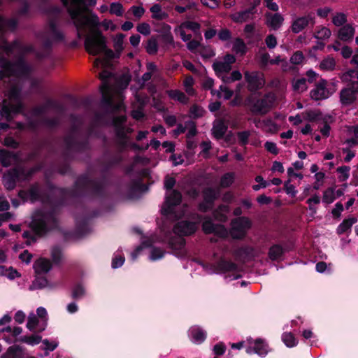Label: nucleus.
Returning <instances> with one entry per match:
<instances>
[{
  "label": "nucleus",
  "mask_w": 358,
  "mask_h": 358,
  "mask_svg": "<svg viewBox=\"0 0 358 358\" xmlns=\"http://www.w3.org/2000/svg\"><path fill=\"white\" fill-rule=\"evenodd\" d=\"M34 268L37 274L45 273L50 270L51 264L48 259H39L34 263Z\"/></svg>",
  "instance_id": "obj_22"
},
{
  "label": "nucleus",
  "mask_w": 358,
  "mask_h": 358,
  "mask_svg": "<svg viewBox=\"0 0 358 358\" xmlns=\"http://www.w3.org/2000/svg\"><path fill=\"white\" fill-rule=\"evenodd\" d=\"M165 252L160 248H152L150 250L149 258L152 261L160 259L164 257Z\"/></svg>",
  "instance_id": "obj_41"
},
{
  "label": "nucleus",
  "mask_w": 358,
  "mask_h": 358,
  "mask_svg": "<svg viewBox=\"0 0 358 358\" xmlns=\"http://www.w3.org/2000/svg\"><path fill=\"white\" fill-rule=\"evenodd\" d=\"M282 341L288 348H292L296 345L298 341L291 333H285L282 336Z\"/></svg>",
  "instance_id": "obj_36"
},
{
  "label": "nucleus",
  "mask_w": 358,
  "mask_h": 358,
  "mask_svg": "<svg viewBox=\"0 0 358 358\" xmlns=\"http://www.w3.org/2000/svg\"><path fill=\"white\" fill-rule=\"evenodd\" d=\"M1 358H23V352L19 347H10Z\"/></svg>",
  "instance_id": "obj_30"
},
{
  "label": "nucleus",
  "mask_w": 358,
  "mask_h": 358,
  "mask_svg": "<svg viewBox=\"0 0 358 358\" xmlns=\"http://www.w3.org/2000/svg\"><path fill=\"white\" fill-rule=\"evenodd\" d=\"M255 182H257L258 184L257 185H254L252 186V189L255 191H258L261 188H264V187H266L267 186V182L260 176H257L255 178Z\"/></svg>",
  "instance_id": "obj_56"
},
{
  "label": "nucleus",
  "mask_w": 358,
  "mask_h": 358,
  "mask_svg": "<svg viewBox=\"0 0 358 358\" xmlns=\"http://www.w3.org/2000/svg\"><path fill=\"white\" fill-rule=\"evenodd\" d=\"M48 282L45 278H36L30 286L29 289H42L48 286Z\"/></svg>",
  "instance_id": "obj_39"
},
{
  "label": "nucleus",
  "mask_w": 358,
  "mask_h": 358,
  "mask_svg": "<svg viewBox=\"0 0 358 358\" xmlns=\"http://www.w3.org/2000/svg\"><path fill=\"white\" fill-rule=\"evenodd\" d=\"M213 95H216L217 98H224V99H229L233 95V91L228 89L226 85H221L219 91L211 90Z\"/></svg>",
  "instance_id": "obj_29"
},
{
  "label": "nucleus",
  "mask_w": 358,
  "mask_h": 358,
  "mask_svg": "<svg viewBox=\"0 0 358 358\" xmlns=\"http://www.w3.org/2000/svg\"><path fill=\"white\" fill-rule=\"evenodd\" d=\"M38 320L37 318V316L34 315L33 313H30L28 317V320L27 323V327L32 331L34 330L36 326L38 325Z\"/></svg>",
  "instance_id": "obj_48"
},
{
  "label": "nucleus",
  "mask_w": 358,
  "mask_h": 358,
  "mask_svg": "<svg viewBox=\"0 0 358 358\" xmlns=\"http://www.w3.org/2000/svg\"><path fill=\"white\" fill-rule=\"evenodd\" d=\"M22 341L30 345H35L42 341V338L39 335L33 334L23 337Z\"/></svg>",
  "instance_id": "obj_42"
},
{
  "label": "nucleus",
  "mask_w": 358,
  "mask_h": 358,
  "mask_svg": "<svg viewBox=\"0 0 358 358\" xmlns=\"http://www.w3.org/2000/svg\"><path fill=\"white\" fill-rule=\"evenodd\" d=\"M336 62L333 57H328L323 59L320 64V68L324 71H332L335 69Z\"/></svg>",
  "instance_id": "obj_33"
},
{
  "label": "nucleus",
  "mask_w": 358,
  "mask_h": 358,
  "mask_svg": "<svg viewBox=\"0 0 358 358\" xmlns=\"http://www.w3.org/2000/svg\"><path fill=\"white\" fill-rule=\"evenodd\" d=\"M175 185V180L173 178H166L164 186L167 189L166 200L162 208V213L169 218L180 217L183 213L182 207L179 206L181 199L180 193L172 190Z\"/></svg>",
  "instance_id": "obj_3"
},
{
  "label": "nucleus",
  "mask_w": 358,
  "mask_h": 358,
  "mask_svg": "<svg viewBox=\"0 0 358 358\" xmlns=\"http://www.w3.org/2000/svg\"><path fill=\"white\" fill-rule=\"evenodd\" d=\"M343 78L345 81L351 83L352 85V87H347L341 92L342 103L349 105L357 98L358 72L356 71H348L343 75Z\"/></svg>",
  "instance_id": "obj_6"
},
{
  "label": "nucleus",
  "mask_w": 358,
  "mask_h": 358,
  "mask_svg": "<svg viewBox=\"0 0 358 358\" xmlns=\"http://www.w3.org/2000/svg\"><path fill=\"white\" fill-rule=\"evenodd\" d=\"M62 1L68 8L77 28L78 36H86L85 42L86 50L91 55L103 53L107 58H113L114 52L106 48L105 38L95 30L99 23L98 17L87 9V6L96 4V0H62Z\"/></svg>",
  "instance_id": "obj_1"
},
{
  "label": "nucleus",
  "mask_w": 358,
  "mask_h": 358,
  "mask_svg": "<svg viewBox=\"0 0 358 358\" xmlns=\"http://www.w3.org/2000/svg\"><path fill=\"white\" fill-rule=\"evenodd\" d=\"M124 262V257L120 255H116L112 261V267L113 268H117L123 265Z\"/></svg>",
  "instance_id": "obj_55"
},
{
  "label": "nucleus",
  "mask_w": 358,
  "mask_h": 358,
  "mask_svg": "<svg viewBox=\"0 0 358 358\" xmlns=\"http://www.w3.org/2000/svg\"><path fill=\"white\" fill-rule=\"evenodd\" d=\"M250 16V10H244L231 15V19L236 22H243L247 20Z\"/></svg>",
  "instance_id": "obj_37"
},
{
  "label": "nucleus",
  "mask_w": 358,
  "mask_h": 358,
  "mask_svg": "<svg viewBox=\"0 0 358 358\" xmlns=\"http://www.w3.org/2000/svg\"><path fill=\"white\" fill-rule=\"evenodd\" d=\"M227 131V126L222 121L217 120L214 122L213 134L215 138L220 139L223 137Z\"/></svg>",
  "instance_id": "obj_24"
},
{
  "label": "nucleus",
  "mask_w": 358,
  "mask_h": 358,
  "mask_svg": "<svg viewBox=\"0 0 358 358\" xmlns=\"http://www.w3.org/2000/svg\"><path fill=\"white\" fill-rule=\"evenodd\" d=\"M185 129L187 130V137L190 138L196 135V129L194 122H189L185 125Z\"/></svg>",
  "instance_id": "obj_60"
},
{
  "label": "nucleus",
  "mask_w": 358,
  "mask_h": 358,
  "mask_svg": "<svg viewBox=\"0 0 358 358\" xmlns=\"http://www.w3.org/2000/svg\"><path fill=\"white\" fill-rule=\"evenodd\" d=\"M55 221L54 217L50 214L36 213L33 217L31 227L37 234L41 235L48 227H52Z\"/></svg>",
  "instance_id": "obj_8"
},
{
  "label": "nucleus",
  "mask_w": 358,
  "mask_h": 358,
  "mask_svg": "<svg viewBox=\"0 0 358 358\" xmlns=\"http://www.w3.org/2000/svg\"><path fill=\"white\" fill-rule=\"evenodd\" d=\"M110 13L120 17L123 15L124 9L120 3H112L109 8Z\"/></svg>",
  "instance_id": "obj_40"
},
{
  "label": "nucleus",
  "mask_w": 358,
  "mask_h": 358,
  "mask_svg": "<svg viewBox=\"0 0 358 358\" xmlns=\"http://www.w3.org/2000/svg\"><path fill=\"white\" fill-rule=\"evenodd\" d=\"M24 171L22 169H15L3 176V184L8 189H12L15 185L16 180L23 179Z\"/></svg>",
  "instance_id": "obj_14"
},
{
  "label": "nucleus",
  "mask_w": 358,
  "mask_h": 358,
  "mask_svg": "<svg viewBox=\"0 0 358 358\" xmlns=\"http://www.w3.org/2000/svg\"><path fill=\"white\" fill-rule=\"evenodd\" d=\"M292 88L297 93L306 91L308 88L306 80L303 78L294 79L292 81Z\"/></svg>",
  "instance_id": "obj_27"
},
{
  "label": "nucleus",
  "mask_w": 358,
  "mask_h": 358,
  "mask_svg": "<svg viewBox=\"0 0 358 358\" xmlns=\"http://www.w3.org/2000/svg\"><path fill=\"white\" fill-rule=\"evenodd\" d=\"M249 346L246 349V352L248 354L255 352L260 356H264L268 352V346L262 339H257L252 341V338L247 340Z\"/></svg>",
  "instance_id": "obj_12"
},
{
  "label": "nucleus",
  "mask_w": 358,
  "mask_h": 358,
  "mask_svg": "<svg viewBox=\"0 0 358 358\" xmlns=\"http://www.w3.org/2000/svg\"><path fill=\"white\" fill-rule=\"evenodd\" d=\"M242 77L241 73L238 71H233L229 76H222V81L224 83H229L236 80H239Z\"/></svg>",
  "instance_id": "obj_45"
},
{
  "label": "nucleus",
  "mask_w": 358,
  "mask_h": 358,
  "mask_svg": "<svg viewBox=\"0 0 358 358\" xmlns=\"http://www.w3.org/2000/svg\"><path fill=\"white\" fill-rule=\"evenodd\" d=\"M251 227L250 220L245 217L234 220L231 223L230 236L234 239H241L246 235ZM203 229L206 233H214L220 237L228 236V231L221 224L215 225L210 221L203 223Z\"/></svg>",
  "instance_id": "obj_2"
},
{
  "label": "nucleus",
  "mask_w": 358,
  "mask_h": 358,
  "mask_svg": "<svg viewBox=\"0 0 358 358\" xmlns=\"http://www.w3.org/2000/svg\"><path fill=\"white\" fill-rule=\"evenodd\" d=\"M43 350L46 351H53L58 345V343L55 341H49L45 339L42 341Z\"/></svg>",
  "instance_id": "obj_50"
},
{
  "label": "nucleus",
  "mask_w": 358,
  "mask_h": 358,
  "mask_svg": "<svg viewBox=\"0 0 358 358\" xmlns=\"http://www.w3.org/2000/svg\"><path fill=\"white\" fill-rule=\"evenodd\" d=\"M125 36L123 34H117L113 37V45L115 51L117 53V57L124 49V39Z\"/></svg>",
  "instance_id": "obj_28"
},
{
  "label": "nucleus",
  "mask_w": 358,
  "mask_h": 358,
  "mask_svg": "<svg viewBox=\"0 0 358 358\" xmlns=\"http://www.w3.org/2000/svg\"><path fill=\"white\" fill-rule=\"evenodd\" d=\"M356 146L355 140H348L345 142V147L343 148V152L347 154L345 157V162H350L356 155V150H351L350 149Z\"/></svg>",
  "instance_id": "obj_25"
},
{
  "label": "nucleus",
  "mask_w": 358,
  "mask_h": 358,
  "mask_svg": "<svg viewBox=\"0 0 358 358\" xmlns=\"http://www.w3.org/2000/svg\"><path fill=\"white\" fill-rule=\"evenodd\" d=\"M303 59L302 52H296L292 56L290 61L294 64H300L303 62Z\"/></svg>",
  "instance_id": "obj_63"
},
{
  "label": "nucleus",
  "mask_w": 358,
  "mask_h": 358,
  "mask_svg": "<svg viewBox=\"0 0 358 358\" xmlns=\"http://www.w3.org/2000/svg\"><path fill=\"white\" fill-rule=\"evenodd\" d=\"M147 52L150 54H153L157 50V44L155 39H150L148 42L146 47Z\"/></svg>",
  "instance_id": "obj_64"
},
{
  "label": "nucleus",
  "mask_w": 358,
  "mask_h": 358,
  "mask_svg": "<svg viewBox=\"0 0 358 358\" xmlns=\"http://www.w3.org/2000/svg\"><path fill=\"white\" fill-rule=\"evenodd\" d=\"M309 23H314V17L312 14L296 18L292 24V30L294 33H299L306 27Z\"/></svg>",
  "instance_id": "obj_15"
},
{
  "label": "nucleus",
  "mask_w": 358,
  "mask_h": 358,
  "mask_svg": "<svg viewBox=\"0 0 358 358\" xmlns=\"http://www.w3.org/2000/svg\"><path fill=\"white\" fill-rule=\"evenodd\" d=\"M236 59L232 55H227L222 61H217L213 64V69L218 77L222 80V76H225L231 69V64H234Z\"/></svg>",
  "instance_id": "obj_10"
},
{
  "label": "nucleus",
  "mask_w": 358,
  "mask_h": 358,
  "mask_svg": "<svg viewBox=\"0 0 358 358\" xmlns=\"http://www.w3.org/2000/svg\"><path fill=\"white\" fill-rule=\"evenodd\" d=\"M15 26V22L13 20H5L0 17V33L6 29V28L13 29Z\"/></svg>",
  "instance_id": "obj_52"
},
{
  "label": "nucleus",
  "mask_w": 358,
  "mask_h": 358,
  "mask_svg": "<svg viewBox=\"0 0 358 358\" xmlns=\"http://www.w3.org/2000/svg\"><path fill=\"white\" fill-rule=\"evenodd\" d=\"M331 35V31L326 27H317L314 33V37L318 40H327Z\"/></svg>",
  "instance_id": "obj_26"
},
{
  "label": "nucleus",
  "mask_w": 358,
  "mask_h": 358,
  "mask_svg": "<svg viewBox=\"0 0 358 358\" xmlns=\"http://www.w3.org/2000/svg\"><path fill=\"white\" fill-rule=\"evenodd\" d=\"M188 334L189 339L196 344L202 343L206 338V333L198 326L190 327Z\"/></svg>",
  "instance_id": "obj_20"
},
{
  "label": "nucleus",
  "mask_w": 358,
  "mask_h": 358,
  "mask_svg": "<svg viewBox=\"0 0 358 358\" xmlns=\"http://www.w3.org/2000/svg\"><path fill=\"white\" fill-rule=\"evenodd\" d=\"M197 224L195 222H180L174 227V232L179 236H187L195 232Z\"/></svg>",
  "instance_id": "obj_16"
},
{
  "label": "nucleus",
  "mask_w": 358,
  "mask_h": 358,
  "mask_svg": "<svg viewBox=\"0 0 358 358\" xmlns=\"http://www.w3.org/2000/svg\"><path fill=\"white\" fill-rule=\"evenodd\" d=\"M342 194L341 190L336 191L334 187L327 188L323 193L322 201L326 203H331L334 201Z\"/></svg>",
  "instance_id": "obj_21"
},
{
  "label": "nucleus",
  "mask_w": 358,
  "mask_h": 358,
  "mask_svg": "<svg viewBox=\"0 0 358 358\" xmlns=\"http://www.w3.org/2000/svg\"><path fill=\"white\" fill-rule=\"evenodd\" d=\"M245 78L251 91L262 87L265 83L262 73L258 72H246Z\"/></svg>",
  "instance_id": "obj_13"
},
{
  "label": "nucleus",
  "mask_w": 358,
  "mask_h": 358,
  "mask_svg": "<svg viewBox=\"0 0 358 358\" xmlns=\"http://www.w3.org/2000/svg\"><path fill=\"white\" fill-rule=\"evenodd\" d=\"M209 273H222L225 274V278L229 280L237 279L241 276V271L234 263H231L225 259H221L218 265L214 269L208 271Z\"/></svg>",
  "instance_id": "obj_7"
},
{
  "label": "nucleus",
  "mask_w": 358,
  "mask_h": 358,
  "mask_svg": "<svg viewBox=\"0 0 358 358\" xmlns=\"http://www.w3.org/2000/svg\"><path fill=\"white\" fill-rule=\"evenodd\" d=\"M320 202V198L317 195H314L311 198L307 200V203L309 206V209L315 212V208H314V205L318 204Z\"/></svg>",
  "instance_id": "obj_62"
},
{
  "label": "nucleus",
  "mask_w": 358,
  "mask_h": 358,
  "mask_svg": "<svg viewBox=\"0 0 358 358\" xmlns=\"http://www.w3.org/2000/svg\"><path fill=\"white\" fill-rule=\"evenodd\" d=\"M194 84V80L192 77H187L184 80V86L185 88V91L189 95H192L194 94V90L192 88Z\"/></svg>",
  "instance_id": "obj_51"
},
{
  "label": "nucleus",
  "mask_w": 358,
  "mask_h": 358,
  "mask_svg": "<svg viewBox=\"0 0 358 358\" xmlns=\"http://www.w3.org/2000/svg\"><path fill=\"white\" fill-rule=\"evenodd\" d=\"M233 50L236 53L244 54L246 50V47L244 42L242 40L236 38L234 41Z\"/></svg>",
  "instance_id": "obj_43"
},
{
  "label": "nucleus",
  "mask_w": 358,
  "mask_h": 358,
  "mask_svg": "<svg viewBox=\"0 0 358 358\" xmlns=\"http://www.w3.org/2000/svg\"><path fill=\"white\" fill-rule=\"evenodd\" d=\"M284 18L282 15L278 13L272 14H266V24L272 29H278L282 24Z\"/></svg>",
  "instance_id": "obj_18"
},
{
  "label": "nucleus",
  "mask_w": 358,
  "mask_h": 358,
  "mask_svg": "<svg viewBox=\"0 0 358 358\" xmlns=\"http://www.w3.org/2000/svg\"><path fill=\"white\" fill-rule=\"evenodd\" d=\"M0 161L1 164L7 166L16 161L15 157L5 150H0Z\"/></svg>",
  "instance_id": "obj_32"
},
{
  "label": "nucleus",
  "mask_w": 358,
  "mask_h": 358,
  "mask_svg": "<svg viewBox=\"0 0 358 358\" xmlns=\"http://www.w3.org/2000/svg\"><path fill=\"white\" fill-rule=\"evenodd\" d=\"M28 71L27 66L24 62L20 61L16 64H7L0 71V78L15 76L17 77L24 75Z\"/></svg>",
  "instance_id": "obj_9"
},
{
  "label": "nucleus",
  "mask_w": 358,
  "mask_h": 358,
  "mask_svg": "<svg viewBox=\"0 0 358 358\" xmlns=\"http://www.w3.org/2000/svg\"><path fill=\"white\" fill-rule=\"evenodd\" d=\"M137 31L143 35L148 36L150 34V26L149 24L143 22L136 27Z\"/></svg>",
  "instance_id": "obj_54"
},
{
  "label": "nucleus",
  "mask_w": 358,
  "mask_h": 358,
  "mask_svg": "<svg viewBox=\"0 0 358 358\" xmlns=\"http://www.w3.org/2000/svg\"><path fill=\"white\" fill-rule=\"evenodd\" d=\"M0 275H5L11 280L20 276V273L13 268H5L3 266H0Z\"/></svg>",
  "instance_id": "obj_35"
},
{
  "label": "nucleus",
  "mask_w": 358,
  "mask_h": 358,
  "mask_svg": "<svg viewBox=\"0 0 358 358\" xmlns=\"http://www.w3.org/2000/svg\"><path fill=\"white\" fill-rule=\"evenodd\" d=\"M217 194L212 189H207L203 192V201L199 205V210L206 211L212 207L213 202L216 198Z\"/></svg>",
  "instance_id": "obj_19"
},
{
  "label": "nucleus",
  "mask_w": 358,
  "mask_h": 358,
  "mask_svg": "<svg viewBox=\"0 0 358 358\" xmlns=\"http://www.w3.org/2000/svg\"><path fill=\"white\" fill-rule=\"evenodd\" d=\"M280 62V58L277 57L275 59L269 60V55L268 54L264 53L261 55V62L264 65H266L268 64H278Z\"/></svg>",
  "instance_id": "obj_58"
},
{
  "label": "nucleus",
  "mask_w": 358,
  "mask_h": 358,
  "mask_svg": "<svg viewBox=\"0 0 358 358\" xmlns=\"http://www.w3.org/2000/svg\"><path fill=\"white\" fill-rule=\"evenodd\" d=\"M264 129L266 131L275 133L278 130V126L271 120H267L264 125Z\"/></svg>",
  "instance_id": "obj_59"
},
{
  "label": "nucleus",
  "mask_w": 358,
  "mask_h": 358,
  "mask_svg": "<svg viewBox=\"0 0 358 358\" xmlns=\"http://www.w3.org/2000/svg\"><path fill=\"white\" fill-rule=\"evenodd\" d=\"M234 180V174L232 173H227L222 176L220 180L222 187H226L231 185Z\"/></svg>",
  "instance_id": "obj_46"
},
{
  "label": "nucleus",
  "mask_w": 358,
  "mask_h": 358,
  "mask_svg": "<svg viewBox=\"0 0 358 358\" xmlns=\"http://www.w3.org/2000/svg\"><path fill=\"white\" fill-rule=\"evenodd\" d=\"M6 96V98L3 101L2 112H0V118L5 117L10 120L21 111L20 91L17 87H12Z\"/></svg>",
  "instance_id": "obj_4"
},
{
  "label": "nucleus",
  "mask_w": 358,
  "mask_h": 358,
  "mask_svg": "<svg viewBox=\"0 0 358 358\" xmlns=\"http://www.w3.org/2000/svg\"><path fill=\"white\" fill-rule=\"evenodd\" d=\"M321 113L317 110H310L304 113V118L309 121H315L321 119Z\"/></svg>",
  "instance_id": "obj_49"
},
{
  "label": "nucleus",
  "mask_w": 358,
  "mask_h": 358,
  "mask_svg": "<svg viewBox=\"0 0 358 358\" xmlns=\"http://www.w3.org/2000/svg\"><path fill=\"white\" fill-rule=\"evenodd\" d=\"M152 17L157 20H163L167 17L168 15L162 9L159 4H155L150 8Z\"/></svg>",
  "instance_id": "obj_31"
},
{
  "label": "nucleus",
  "mask_w": 358,
  "mask_h": 358,
  "mask_svg": "<svg viewBox=\"0 0 358 358\" xmlns=\"http://www.w3.org/2000/svg\"><path fill=\"white\" fill-rule=\"evenodd\" d=\"M248 106L252 112L255 113H266L271 106V102L267 99L258 100L256 103H252L250 99L248 100Z\"/></svg>",
  "instance_id": "obj_17"
},
{
  "label": "nucleus",
  "mask_w": 358,
  "mask_h": 358,
  "mask_svg": "<svg viewBox=\"0 0 358 358\" xmlns=\"http://www.w3.org/2000/svg\"><path fill=\"white\" fill-rule=\"evenodd\" d=\"M101 26L105 30L115 31L117 28V25L110 20H104L101 22Z\"/></svg>",
  "instance_id": "obj_61"
},
{
  "label": "nucleus",
  "mask_w": 358,
  "mask_h": 358,
  "mask_svg": "<svg viewBox=\"0 0 358 358\" xmlns=\"http://www.w3.org/2000/svg\"><path fill=\"white\" fill-rule=\"evenodd\" d=\"M188 31L183 24L176 29V32L180 36L184 41H187L191 38V34L188 33Z\"/></svg>",
  "instance_id": "obj_44"
},
{
  "label": "nucleus",
  "mask_w": 358,
  "mask_h": 358,
  "mask_svg": "<svg viewBox=\"0 0 358 358\" xmlns=\"http://www.w3.org/2000/svg\"><path fill=\"white\" fill-rule=\"evenodd\" d=\"M355 34V29L350 25H345L340 29L338 31V38L343 41H351Z\"/></svg>",
  "instance_id": "obj_23"
},
{
  "label": "nucleus",
  "mask_w": 358,
  "mask_h": 358,
  "mask_svg": "<svg viewBox=\"0 0 358 358\" xmlns=\"http://www.w3.org/2000/svg\"><path fill=\"white\" fill-rule=\"evenodd\" d=\"M111 77V74L106 71H103L100 73V78L103 81L101 92L103 97L106 102L113 105L115 101H117V106L115 108L117 110H120L123 108L122 104V94L120 91L110 88L108 79L110 80Z\"/></svg>",
  "instance_id": "obj_5"
},
{
  "label": "nucleus",
  "mask_w": 358,
  "mask_h": 358,
  "mask_svg": "<svg viewBox=\"0 0 358 358\" xmlns=\"http://www.w3.org/2000/svg\"><path fill=\"white\" fill-rule=\"evenodd\" d=\"M357 222L356 218H350L345 220L337 228L338 234H343L346 232L353 224Z\"/></svg>",
  "instance_id": "obj_34"
},
{
  "label": "nucleus",
  "mask_w": 358,
  "mask_h": 358,
  "mask_svg": "<svg viewBox=\"0 0 358 358\" xmlns=\"http://www.w3.org/2000/svg\"><path fill=\"white\" fill-rule=\"evenodd\" d=\"M130 11L133 15L138 19L141 18L145 13V9L140 6H134L131 7Z\"/></svg>",
  "instance_id": "obj_53"
},
{
  "label": "nucleus",
  "mask_w": 358,
  "mask_h": 358,
  "mask_svg": "<svg viewBox=\"0 0 358 358\" xmlns=\"http://www.w3.org/2000/svg\"><path fill=\"white\" fill-rule=\"evenodd\" d=\"M327 82L322 80L317 83L315 87L310 91V97L316 101L329 97L331 92L327 87Z\"/></svg>",
  "instance_id": "obj_11"
},
{
  "label": "nucleus",
  "mask_w": 358,
  "mask_h": 358,
  "mask_svg": "<svg viewBox=\"0 0 358 358\" xmlns=\"http://www.w3.org/2000/svg\"><path fill=\"white\" fill-rule=\"evenodd\" d=\"M169 94L171 98H172L175 100H177L181 103L187 102V97L182 92H181L180 91H178V90L170 91L169 92Z\"/></svg>",
  "instance_id": "obj_47"
},
{
  "label": "nucleus",
  "mask_w": 358,
  "mask_h": 358,
  "mask_svg": "<svg viewBox=\"0 0 358 358\" xmlns=\"http://www.w3.org/2000/svg\"><path fill=\"white\" fill-rule=\"evenodd\" d=\"M282 254V249L280 245H275L270 248L268 257L272 260L278 259Z\"/></svg>",
  "instance_id": "obj_38"
},
{
  "label": "nucleus",
  "mask_w": 358,
  "mask_h": 358,
  "mask_svg": "<svg viewBox=\"0 0 358 358\" xmlns=\"http://www.w3.org/2000/svg\"><path fill=\"white\" fill-rule=\"evenodd\" d=\"M285 189L287 194L291 195L292 196H295L297 191L295 187L290 183V180H288L285 182Z\"/></svg>",
  "instance_id": "obj_57"
}]
</instances>
